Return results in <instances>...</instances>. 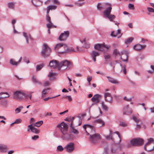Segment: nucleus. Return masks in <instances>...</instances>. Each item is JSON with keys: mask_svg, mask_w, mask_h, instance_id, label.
<instances>
[{"mask_svg": "<svg viewBox=\"0 0 154 154\" xmlns=\"http://www.w3.org/2000/svg\"><path fill=\"white\" fill-rule=\"evenodd\" d=\"M83 127L88 135H89L90 133V134H92L95 133V128L92 125L89 124H85Z\"/></svg>", "mask_w": 154, "mask_h": 154, "instance_id": "39448f33", "label": "nucleus"}, {"mask_svg": "<svg viewBox=\"0 0 154 154\" xmlns=\"http://www.w3.org/2000/svg\"><path fill=\"white\" fill-rule=\"evenodd\" d=\"M75 117H72V119H70L69 118H66L65 119V120L68 121L69 122H71L70 124V127L71 128L72 132L75 134H78L79 133L78 131L76 129L74 128V127L73 126V120L74 119Z\"/></svg>", "mask_w": 154, "mask_h": 154, "instance_id": "9b49d317", "label": "nucleus"}, {"mask_svg": "<svg viewBox=\"0 0 154 154\" xmlns=\"http://www.w3.org/2000/svg\"><path fill=\"white\" fill-rule=\"evenodd\" d=\"M117 149L116 148L115 145H112V148L111 149V152L112 153L116 154L117 153Z\"/></svg>", "mask_w": 154, "mask_h": 154, "instance_id": "72a5a7b5", "label": "nucleus"}, {"mask_svg": "<svg viewBox=\"0 0 154 154\" xmlns=\"http://www.w3.org/2000/svg\"><path fill=\"white\" fill-rule=\"evenodd\" d=\"M32 81L35 84H41V83L37 80L36 78L34 76L32 77Z\"/></svg>", "mask_w": 154, "mask_h": 154, "instance_id": "2f4dec72", "label": "nucleus"}, {"mask_svg": "<svg viewBox=\"0 0 154 154\" xmlns=\"http://www.w3.org/2000/svg\"><path fill=\"white\" fill-rule=\"evenodd\" d=\"M63 98H67L68 100L70 101H71L72 100V99L71 96H66L63 97Z\"/></svg>", "mask_w": 154, "mask_h": 154, "instance_id": "680f3d73", "label": "nucleus"}, {"mask_svg": "<svg viewBox=\"0 0 154 154\" xmlns=\"http://www.w3.org/2000/svg\"><path fill=\"white\" fill-rule=\"evenodd\" d=\"M104 97L105 100L110 103H112V97L110 94L109 93L107 92L104 94Z\"/></svg>", "mask_w": 154, "mask_h": 154, "instance_id": "4468645a", "label": "nucleus"}, {"mask_svg": "<svg viewBox=\"0 0 154 154\" xmlns=\"http://www.w3.org/2000/svg\"><path fill=\"white\" fill-rule=\"evenodd\" d=\"M143 140L140 138H134L132 139L130 141L131 144L134 146H140L143 144Z\"/></svg>", "mask_w": 154, "mask_h": 154, "instance_id": "0eeeda50", "label": "nucleus"}, {"mask_svg": "<svg viewBox=\"0 0 154 154\" xmlns=\"http://www.w3.org/2000/svg\"><path fill=\"white\" fill-rule=\"evenodd\" d=\"M146 47V45H142L140 44H137L134 46V49L137 51L141 50V49L145 48Z\"/></svg>", "mask_w": 154, "mask_h": 154, "instance_id": "393cba45", "label": "nucleus"}, {"mask_svg": "<svg viewBox=\"0 0 154 154\" xmlns=\"http://www.w3.org/2000/svg\"><path fill=\"white\" fill-rule=\"evenodd\" d=\"M9 95L7 92H2L0 93V100L5 98L8 97Z\"/></svg>", "mask_w": 154, "mask_h": 154, "instance_id": "bb28decb", "label": "nucleus"}, {"mask_svg": "<svg viewBox=\"0 0 154 154\" xmlns=\"http://www.w3.org/2000/svg\"><path fill=\"white\" fill-rule=\"evenodd\" d=\"M81 42L82 43H84L85 45L83 46V47L85 48H90V44L86 43L85 42V39H84L82 41H81Z\"/></svg>", "mask_w": 154, "mask_h": 154, "instance_id": "c9c22d12", "label": "nucleus"}, {"mask_svg": "<svg viewBox=\"0 0 154 154\" xmlns=\"http://www.w3.org/2000/svg\"><path fill=\"white\" fill-rule=\"evenodd\" d=\"M66 151L69 152H72L74 149V143L71 142L67 144L66 146Z\"/></svg>", "mask_w": 154, "mask_h": 154, "instance_id": "ddd939ff", "label": "nucleus"}, {"mask_svg": "<svg viewBox=\"0 0 154 154\" xmlns=\"http://www.w3.org/2000/svg\"><path fill=\"white\" fill-rule=\"evenodd\" d=\"M15 3L13 2H10L8 3V7L11 9H14Z\"/></svg>", "mask_w": 154, "mask_h": 154, "instance_id": "de8ad7c7", "label": "nucleus"}, {"mask_svg": "<svg viewBox=\"0 0 154 154\" xmlns=\"http://www.w3.org/2000/svg\"><path fill=\"white\" fill-rule=\"evenodd\" d=\"M119 63L118 61L116 60L110 63H109V64L111 66L113 67V69H114L115 67L116 64Z\"/></svg>", "mask_w": 154, "mask_h": 154, "instance_id": "58836bf2", "label": "nucleus"}, {"mask_svg": "<svg viewBox=\"0 0 154 154\" xmlns=\"http://www.w3.org/2000/svg\"><path fill=\"white\" fill-rule=\"evenodd\" d=\"M101 95L97 94L94 95L91 98V100L95 103H98L101 99Z\"/></svg>", "mask_w": 154, "mask_h": 154, "instance_id": "2eb2a0df", "label": "nucleus"}, {"mask_svg": "<svg viewBox=\"0 0 154 154\" xmlns=\"http://www.w3.org/2000/svg\"><path fill=\"white\" fill-rule=\"evenodd\" d=\"M84 1L85 0H78L77 2H75V4L78 6H81L85 3Z\"/></svg>", "mask_w": 154, "mask_h": 154, "instance_id": "7c9ffc66", "label": "nucleus"}, {"mask_svg": "<svg viewBox=\"0 0 154 154\" xmlns=\"http://www.w3.org/2000/svg\"><path fill=\"white\" fill-rule=\"evenodd\" d=\"M112 132L111 130L109 131V135L106 136V138L108 140H112Z\"/></svg>", "mask_w": 154, "mask_h": 154, "instance_id": "79ce46f5", "label": "nucleus"}, {"mask_svg": "<svg viewBox=\"0 0 154 154\" xmlns=\"http://www.w3.org/2000/svg\"><path fill=\"white\" fill-rule=\"evenodd\" d=\"M120 66L122 67V69L121 70V71H123L125 75H126L127 73L126 69V66L124 65L123 66H122V65L121 63L120 64Z\"/></svg>", "mask_w": 154, "mask_h": 154, "instance_id": "ea45409f", "label": "nucleus"}, {"mask_svg": "<svg viewBox=\"0 0 154 154\" xmlns=\"http://www.w3.org/2000/svg\"><path fill=\"white\" fill-rule=\"evenodd\" d=\"M148 142L146 143L145 145L144 146V149L148 151H152L151 149H147L146 146L148 145L150 143H152L154 141L153 139L152 138H150L149 139H148Z\"/></svg>", "mask_w": 154, "mask_h": 154, "instance_id": "4be33fe9", "label": "nucleus"}, {"mask_svg": "<svg viewBox=\"0 0 154 154\" xmlns=\"http://www.w3.org/2000/svg\"><path fill=\"white\" fill-rule=\"evenodd\" d=\"M57 75V73H53L51 71L49 72L48 76L50 78V80L51 81H52L55 79Z\"/></svg>", "mask_w": 154, "mask_h": 154, "instance_id": "6ab92c4d", "label": "nucleus"}, {"mask_svg": "<svg viewBox=\"0 0 154 154\" xmlns=\"http://www.w3.org/2000/svg\"><path fill=\"white\" fill-rule=\"evenodd\" d=\"M119 125L123 127H125L127 126V124L125 123L122 122L120 123Z\"/></svg>", "mask_w": 154, "mask_h": 154, "instance_id": "052dcab7", "label": "nucleus"}, {"mask_svg": "<svg viewBox=\"0 0 154 154\" xmlns=\"http://www.w3.org/2000/svg\"><path fill=\"white\" fill-rule=\"evenodd\" d=\"M114 133H116L118 136L119 137V143L121 141V137L119 132L118 131L115 132Z\"/></svg>", "mask_w": 154, "mask_h": 154, "instance_id": "0e129e2a", "label": "nucleus"}, {"mask_svg": "<svg viewBox=\"0 0 154 154\" xmlns=\"http://www.w3.org/2000/svg\"><path fill=\"white\" fill-rule=\"evenodd\" d=\"M69 35V31H64L58 37V39L61 41H64L67 40Z\"/></svg>", "mask_w": 154, "mask_h": 154, "instance_id": "9d476101", "label": "nucleus"}, {"mask_svg": "<svg viewBox=\"0 0 154 154\" xmlns=\"http://www.w3.org/2000/svg\"><path fill=\"white\" fill-rule=\"evenodd\" d=\"M10 63L13 65L17 66L18 64V62H16L13 59H11L10 60Z\"/></svg>", "mask_w": 154, "mask_h": 154, "instance_id": "a19ab883", "label": "nucleus"}, {"mask_svg": "<svg viewBox=\"0 0 154 154\" xmlns=\"http://www.w3.org/2000/svg\"><path fill=\"white\" fill-rule=\"evenodd\" d=\"M32 124L28 126V128H30L31 131L35 134H38L39 133L40 131L39 129L35 128L34 126L32 125Z\"/></svg>", "mask_w": 154, "mask_h": 154, "instance_id": "f3484780", "label": "nucleus"}, {"mask_svg": "<svg viewBox=\"0 0 154 154\" xmlns=\"http://www.w3.org/2000/svg\"><path fill=\"white\" fill-rule=\"evenodd\" d=\"M131 119L137 123L140 121V119L134 116H132Z\"/></svg>", "mask_w": 154, "mask_h": 154, "instance_id": "603ef678", "label": "nucleus"}, {"mask_svg": "<svg viewBox=\"0 0 154 154\" xmlns=\"http://www.w3.org/2000/svg\"><path fill=\"white\" fill-rule=\"evenodd\" d=\"M113 53L116 56L119 55V56H121V59L123 61H127L128 60V54L127 51H123L120 53L117 49H115L113 51Z\"/></svg>", "mask_w": 154, "mask_h": 154, "instance_id": "20e7f679", "label": "nucleus"}, {"mask_svg": "<svg viewBox=\"0 0 154 154\" xmlns=\"http://www.w3.org/2000/svg\"><path fill=\"white\" fill-rule=\"evenodd\" d=\"M32 3L35 6L37 7L42 4V2L39 0H32Z\"/></svg>", "mask_w": 154, "mask_h": 154, "instance_id": "5701e85b", "label": "nucleus"}, {"mask_svg": "<svg viewBox=\"0 0 154 154\" xmlns=\"http://www.w3.org/2000/svg\"><path fill=\"white\" fill-rule=\"evenodd\" d=\"M106 77L108 78L109 82L114 84H119V82L117 80L108 76H107Z\"/></svg>", "mask_w": 154, "mask_h": 154, "instance_id": "b1692460", "label": "nucleus"}, {"mask_svg": "<svg viewBox=\"0 0 154 154\" xmlns=\"http://www.w3.org/2000/svg\"><path fill=\"white\" fill-rule=\"evenodd\" d=\"M49 66L52 69L58 68V62L56 60H51L49 63Z\"/></svg>", "mask_w": 154, "mask_h": 154, "instance_id": "dca6fc26", "label": "nucleus"}, {"mask_svg": "<svg viewBox=\"0 0 154 154\" xmlns=\"http://www.w3.org/2000/svg\"><path fill=\"white\" fill-rule=\"evenodd\" d=\"M22 121V120L20 119H17L15 120V121L14 122V123L15 124H17L20 123Z\"/></svg>", "mask_w": 154, "mask_h": 154, "instance_id": "6e6d98bb", "label": "nucleus"}, {"mask_svg": "<svg viewBox=\"0 0 154 154\" xmlns=\"http://www.w3.org/2000/svg\"><path fill=\"white\" fill-rule=\"evenodd\" d=\"M131 112V109L129 108L128 105H127L125 106L123 111V114L124 115H130Z\"/></svg>", "mask_w": 154, "mask_h": 154, "instance_id": "a211bd4d", "label": "nucleus"}, {"mask_svg": "<svg viewBox=\"0 0 154 154\" xmlns=\"http://www.w3.org/2000/svg\"><path fill=\"white\" fill-rule=\"evenodd\" d=\"M101 104H102V107L103 109L105 111H107L108 110V107L107 106L105 105L104 103V102H102L101 103Z\"/></svg>", "mask_w": 154, "mask_h": 154, "instance_id": "09e8293b", "label": "nucleus"}, {"mask_svg": "<svg viewBox=\"0 0 154 154\" xmlns=\"http://www.w3.org/2000/svg\"><path fill=\"white\" fill-rule=\"evenodd\" d=\"M110 21H112L116 17L114 15H110V14L108 16L106 17Z\"/></svg>", "mask_w": 154, "mask_h": 154, "instance_id": "49530a36", "label": "nucleus"}, {"mask_svg": "<svg viewBox=\"0 0 154 154\" xmlns=\"http://www.w3.org/2000/svg\"><path fill=\"white\" fill-rule=\"evenodd\" d=\"M90 139L91 142L96 143L100 138V135L98 134H90Z\"/></svg>", "mask_w": 154, "mask_h": 154, "instance_id": "f8f14e48", "label": "nucleus"}, {"mask_svg": "<svg viewBox=\"0 0 154 154\" xmlns=\"http://www.w3.org/2000/svg\"><path fill=\"white\" fill-rule=\"evenodd\" d=\"M112 8L111 7H109L107 8L103 12V14L106 17L109 15L111 12Z\"/></svg>", "mask_w": 154, "mask_h": 154, "instance_id": "412c9836", "label": "nucleus"}, {"mask_svg": "<svg viewBox=\"0 0 154 154\" xmlns=\"http://www.w3.org/2000/svg\"><path fill=\"white\" fill-rule=\"evenodd\" d=\"M117 35L116 32L114 31L112 32L111 34V35L113 37H116Z\"/></svg>", "mask_w": 154, "mask_h": 154, "instance_id": "4d7b16f0", "label": "nucleus"}, {"mask_svg": "<svg viewBox=\"0 0 154 154\" xmlns=\"http://www.w3.org/2000/svg\"><path fill=\"white\" fill-rule=\"evenodd\" d=\"M128 8L131 9H134V5L131 3L128 4Z\"/></svg>", "mask_w": 154, "mask_h": 154, "instance_id": "e2e57ef3", "label": "nucleus"}, {"mask_svg": "<svg viewBox=\"0 0 154 154\" xmlns=\"http://www.w3.org/2000/svg\"><path fill=\"white\" fill-rule=\"evenodd\" d=\"M72 66V63L70 62L67 60H64L59 63H58V71L61 70V72H63L68 67L70 68Z\"/></svg>", "mask_w": 154, "mask_h": 154, "instance_id": "f03ea898", "label": "nucleus"}, {"mask_svg": "<svg viewBox=\"0 0 154 154\" xmlns=\"http://www.w3.org/2000/svg\"><path fill=\"white\" fill-rule=\"evenodd\" d=\"M27 93L25 91H17L14 92V96L15 99L19 100H25V96L26 95Z\"/></svg>", "mask_w": 154, "mask_h": 154, "instance_id": "423d86ee", "label": "nucleus"}, {"mask_svg": "<svg viewBox=\"0 0 154 154\" xmlns=\"http://www.w3.org/2000/svg\"><path fill=\"white\" fill-rule=\"evenodd\" d=\"M46 20L48 22H51L50 17H49V13H47Z\"/></svg>", "mask_w": 154, "mask_h": 154, "instance_id": "5fc2aeb1", "label": "nucleus"}, {"mask_svg": "<svg viewBox=\"0 0 154 154\" xmlns=\"http://www.w3.org/2000/svg\"><path fill=\"white\" fill-rule=\"evenodd\" d=\"M23 36L25 38L27 44H29V39H30L31 41H33V39L31 37L30 35L29 34L28 35H27L26 33L25 32H23Z\"/></svg>", "mask_w": 154, "mask_h": 154, "instance_id": "aec40b11", "label": "nucleus"}, {"mask_svg": "<svg viewBox=\"0 0 154 154\" xmlns=\"http://www.w3.org/2000/svg\"><path fill=\"white\" fill-rule=\"evenodd\" d=\"M44 66V65L43 64L38 65L36 66V70L37 71H39Z\"/></svg>", "mask_w": 154, "mask_h": 154, "instance_id": "a18cd8bd", "label": "nucleus"}, {"mask_svg": "<svg viewBox=\"0 0 154 154\" xmlns=\"http://www.w3.org/2000/svg\"><path fill=\"white\" fill-rule=\"evenodd\" d=\"M69 124H66L62 122L60 124H58V128H60L61 132L64 135L63 136L64 139L66 140H69L72 139V135L71 134H67L68 128V125Z\"/></svg>", "mask_w": 154, "mask_h": 154, "instance_id": "f257e3e1", "label": "nucleus"}, {"mask_svg": "<svg viewBox=\"0 0 154 154\" xmlns=\"http://www.w3.org/2000/svg\"><path fill=\"white\" fill-rule=\"evenodd\" d=\"M109 47V46L106 45L105 44H98L94 46L95 49L100 51H106Z\"/></svg>", "mask_w": 154, "mask_h": 154, "instance_id": "6e6552de", "label": "nucleus"}, {"mask_svg": "<svg viewBox=\"0 0 154 154\" xmlns=\"http://www.w3.org/2000/svg\"><path fill=\"white\" fill-rule=\"evenodd\" d=\"M123 99L126 101H129L131 100V98H127L126 97H125L123 98Z\"/></svg>", "mask_w": 154, "mask_h": 154, "instance_id": "338daca9", "label": "nucleus"}, {"mask_svg": "<svg viewBox=\"0 0 154 154\" xmlns=\"http://www.w3.org/2000/svg\"><path fill=\"white\" fill-rule=\"evenodd\" d=\"M147 9L149 12H154V9L152 8L148 7Z\"/></svg>", "mask_w": 154, "mask_h": 154, "instance_id": "bf43d9fd", "label": "nucleus"}, {"mask_svg": "<svg viewBox=\"0 0 154 154\" xmlns=\"http://www.w3.org/2000/svg\"><path fill=\"white\" fill-rule=\"evenodd\" d=\"M39 138V137L38 135H34L32 137V140H35L38 139Z\"/></svg>", "mask_w": 154, "mask_h": 154, "instance_id": "13d9d810", "label": "nucleus"}, {"mask_svg": "<svg viewBox=\"0 0 154 154\" xmlns=\"http://www.w3.org/2000/svg\"><path fill=\"white\" fill-rule=\"evenodd\" d=\"M94 123L95 124L99 123L100 124H102L100 126H103L105 125V122L101 119H97L95 120L94 121Z\"/></svg>", "mask_w": 154, "mask_h": 154, "instance_id": "cd10ccee", "label": "nucleus"}, {"mask_svg": "<svg viewBox=\"0 0 154 154\" xmlns=\"http://www.w3.org/2000/svg\"><path fill=\"white\" fill-rule=\"evenodd\" d=\"M69 51L66 44L64 43H58V53H64Z\"/></svg>", "mask_w": 154, "mask_h": 154, "instance_id": "1a4fd4ad", "label": "nucleus"}, {"mask_svg": "<svg viewBox=\"0 0 154 154\" xmlns=\"http://www.w3.org/2000/svg\"><path fill=\"white\" fill-rule=\"evenodd\" d=\"M43 123V121L42 120L34 124V126L38 127H40Z\"/></svg>", "mask_w": 154, "mask_h": 154, "instance_id": "e433bc0d", "label": "nucleus"}, {"mask_svg": "<svg viewBox=\"0 0 154 154\" xmlns=\"http://www.w3.org/2000/svg\"><path fill=\"white\" fill-rule=\"evenodd\" d=\"M49 83H50L48 81H46L45 82L44 85L45 87L48 86Z\"/></svg>", "mask_w": 154, "mask_h": 154, "instance_id": "69168bd1", "label": "nucleus"}, {"mask_svg": "<svg viewBox=\"0 0 154 154\" xmlns=\"http://www.w3.org/2000/svg\"><path fill=\"white\" fill-rule=\"evenodd\" d=\"M151 69H152V71L149 70L147 71V72L149 73H152L154 72V66L151 65L150 66Z\"/></svg>", "mask_w": 154, "mask_h": 154, "instance_id": "3c124183", "label": "nucleus"}, {"mask_svg": "<svg viewBox=\"0 0 154 154\" xmlns=\"http://www.w3.org/2000/svg\"><path fill=\"white\" fill-rule=\"evenodd\" d=\"M8 147L7 145L3 144L0 145V152H6Z\"/></svg>", "mask_w": 154, "mask_h": 154, "instance_id": "a878e982", "label": "nucleus"}, {"mask_svg": "<svg viewBox=\"0 0 154 154\" xmlns=\"http://www.w3.org/2000/svg\"><path fill=\"white\" fill-rule=\"evenodd\" d=\"M104 57L105 60L109 59L111 57V56L109 54H105L104 55Z\"/></svg>", "mask_w": 154, "mask_h": 154, "instance_id": "864d4df0", "label": "nucleus"}, {"mask_svg": "<svg viewBox=\"0 0 154 154\" xmlns=\"http://www.w3.org/2000/svg\"><path fill=\"white\" fill-rule=\"evenodd\" d=\"M57 8V6L54 5H50L47 7V13H49L50 10H55Z\"/></svg>", "mask_w": 154, "mask_h": 154, "instance_id": "c85d7f7f", "label": "nucleus"}, {"mask_svg": "<svg viewBox=\"0 0 154 154\" xmlns=\"http://www.w3.org/2000/svg\"><path fill=\"white\" fill-rule=\"evenodd\" d=\"M25 93H26V95L25 96V100H27V98L29 97L30 100L32 98V93H33V92L32 91H25Z\"/></svg>", "mask_w": 154, "mask_h": 154, "instance_id": "c756f323", "label": "nucleus"}, {"mask_svg": "<svg viewBox=\"0 0 154 154\" xmlns=\"http://www.w3.org/2000/svg\"><path fill=\"white\" fill-rule=\"evenodd\" d=\"M91 54L92 57H96L99 56V53L98 52L94 51L91 52Z\"/></svg>", "mask_w": 154, "mask_h": 154, "instance_id": "473e14b6", "label": "nucleus"}, {"mask_svg": "<svg viewBox=\"0 0 154 154\" xmlns=\"http://www.w3.org/2000/svg\"><path fill=\"white\" fill-rule=\"evenodd\" d=\"M92 79V77L91 76H89L87 77V80L88 82H90Z\"/></svg>", "mask_w": 154, "mask_h": 154, "instance_id": "774afa93", "label": "nucleus"}, {"mask_svg": "<svg viewBox=\"0 0 154 154\" xmlns=\"http://www.w3.org/2000/svg\"><path fill=\"white\" fill-rule=\"evenodd\" d=\"M46 25L47 27L48 28H51L57 27V26L54 25L51 22H49L48 23L46 24Z\"/></svg>", "mask_w": 154, "mask_h": 154, "instance_id": "f704fd0d", "label": "nucleus"}, {"mask_svg": "<svg viewBox=\"0 0 154 154\" xmlns=\"http://www.w3.org/2000/svg\"><path fill=\"white\" fill-rule=\"evenodd\" d=\"M50 88H48L46 89H44L42 91V97H44V96L47 93V90H50Z\"/></svg>", "mask_w": 154, "mask_h": 154, "instance_id": "8fccbe9b", "label": "nucleus"}, {"mask_svg": "<svg viewBox=\"0 0 154 154\" xmlns=\"http://www.w3.org/2000/svg\"><path fill=\"white\" fill-rule=\"evenodd\" d=\"M97 9L99 11H101L103 9V5L101 3H98L97 5Z\"/></svg>", "mask_w": 154, "mask_h": 154, "instance_id": "4c0bfd02", "label": "nucleus"}, {"mask_svg": "<svg viewBox=\"0 0 154 154\" xmlns=\"http://www.w3.org/2000/svg\"><path fill=\"white\" fill-rule=\"evenodd\" d=\"M23 106H20L18 108H17L15 109V113H18L20 112L21 109L23 108Z\"/></svg>", "mask_w": 154, "mask_h": 154, "instance_id": "37998d69", "label": "nucleus"}, {"mask_svg": "<svg viewBox=\"0 0 154 154\" xmlns=\"http://www.w3.org/2000/svg\"><path fill=\"white\" fill-rule=\"evenodd\" d=\"M51 51L50 47L47 44H44L41 52V55L44 58H46L49 57L50 55Z\"/></svg>", "mask_w": 154, "mask_h": 154, "instance_id": "7ed1b4c3", "label": "nucleus"}, {"mask_svg": "<svg viewBox=\"0 0 154 154\" xmlns=\"http://www.w3.org/2000/svg\"><path fill=\"white\" fill-rule=\"evenodd\" d=\"M134 39V38L132 37H130L127 39L125 42V43L126 44H128L131 42Z\"/></svg>", "mask_w": 154, "mask_h": 154, "instance_id": "c03bdc74", "label": "nucleus"}]
</instances>
